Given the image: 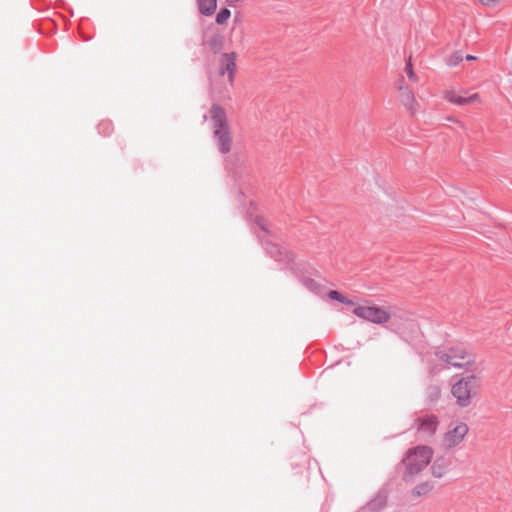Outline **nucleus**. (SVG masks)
Here are the masks:
<instances>
[{
  "instance_id": "nucleus-1",
  "label": "nucleus",
  "mask_w": 512,
  "mask_h": 512,
  "mask_svg": "<svg viewBox=\"0 0 512 512\" xmlns=\"http://www.w3.org/2000/svg\"><path fill=\"white\" fill-rule=\"evenodd\" d=\"M434 450L428 445H417L406 450L401 460L402 479L414 482L431 464Z\"/></svg>"
},
{
  "instance_id": "nucleus-2",
  "label": "nucleus",
  "mask_w": 512,
  "mask_h": 512,
  "mask_svg": "<svg viewBox=\"0 0 512 512\" xmlns=\"http://www.w3.org/2000/svg\"><path fill=\"white\" fill-rule=\"evenodd\" d=\"M480 387L479 377L470 375L460 378L451 386V394L459 407H468Z\"/></svg>"
},
{
  "instance_id": "nucleus-3",
  "label": "nucleus",
  "mask_w": 512,
  "mask_h": 512,
  "mask_svg": "<svg viewBox=\"0 0 512 512\" xmlns=\"http://www.w3.org/2000/svg\"><path fill=\"white\" fill-rule=\"evenodd\" d=\"M379 211L391 219H400L408 211L407 201L395 193H386L377 199Z\"/></svg>"
},
{
  "instance_id": "nucleus-4",
  "label": "nucleus",
  "mask_w": 512,
  "mask_h": 512,
  "mask_svg": "<svg viewBox=\"0 0 512 512\" xmlns=\"http://www.w3.org/2000/svg\"><path fill=\"white\" fill-rule=\"evenodd\" d=\"M352 313L365 321L378 325L387 323L391 317L387 308L367 304H354Z\"/></svg>"
},
{
  "instance_id": "nucleus-5",
  "label": "nucleus",
  "mask_w": 512,
  "mask_h": 512,
  "mask_svg": "<svg viewBox=\"0 0 512 512\" xmlns=\"http://www.w3.org/2000/svg\"><path fill=\"white\" fill-rule=\"evenodd\" d=\"M469 431L468 425L464 422H454L449 425L442 436V446L445 449H452L460 445Z\"/></svg>"
},
{
  "instance_id": "nucleus-6",
  "label": "nucleus",
  "mask_w": 512,
  "mask_h": 512,
  "mask_svg": "<svg viewBox=\"0 0 512 512\" xmlns=\"http://www.w3.org/2000/svg\"><path fill=\"white\" fill-rule=\"evenodd\" d=\"M236 52L224 53L220 59L219 77L224 79V84L231 86L236 72Z\"/></svg>"
},
{
  "instance_id": "nucleus-7",
  "label": "nucleus",
  "mask_w": 512,
  "mask_h": 512,
  "mask_svg": "<svg viewBox=\"0 0 512 512\" xmlns=\"http://www.w3.org/2000/svg\"><path fill=\"white\" fill-rule=\"evenodd\" d=\"M441 359L447 364L463 368L474 363V358L471 354L461 349H451L441 356Z\"/></svg>"
},
{
  "instance_id": "nucleus-8",
  "label": "nucleus",
  "mask_w": 512,
  "mask_h": 512,
  "mask_svg": "<svg viewBox=\"0 0 512 512\" xmlns=\"http://www.w3.org/2000/svg\"><path fill=\"white\" fill-rule=\"evenodd\" d=\"M443 98L454 105H468V104H481L482 100L478 93H473L469 96H464L463 91L456 89H447L443 92Z\"/></svg>"
},
{
  "instance_id": "nucleus-9",
  "label": "nucleus",
  "mask_w": 512,
  "mask_h": 512,
  "mask_svg": "<svg viewBox=\"0 0 512 512\" xmlns=\"http://www.w3.org/2000/svg\"><path fill=\"white\" fill-rule=\"evenodd\" d=\"M414 427L420 434L430 437L437 430L438 419L434 415H425L415 420Z\"/></svg>"
},
{
  "instance_id": "nucleus-10",
  "label": "nucleus",
  "mask_w": 512,
  "mask_h": 512,
  "mask_svg": "<svg viewBox=\"0 0 512 512\" xmlns=\"http://www.w3.org/2000/svg\"><path fill=\"white\" fill-rule=\"evenodd\" d=\"M397 97L401 105L405 108V110L410 116H415L416 114H418L420 104L416 99L415 94L411 88H409L405 92L397 94Z\"/></svg>"
},
{
  "instance_id": "nucleus-11",
  "label": "nucleus",
  "mask_w": 512,
  "mask_h": 512,
  "mask_svg": "<svg viewBox=\"0 0 512 512\" xmlns=\"http://www.w3.org/2000/svg\"><path fill=\"white\" fill-rule=\"evenodd\" d=\"M218 149L221 153H228L231 150L232 138L229 129H218L213 132Z\"/></svg>"
},
{
  "instance_id": "nucleus-12",
  "label": "nucleus",
  "mask_w": 512,
  "mask_h": 512,
  "mask_svg": "<svg viewBox=\"0 0 512 512\" xmlns=\"http://www.w3.org/2000/svg\"><path fill=\"white\" fill-rule=\"evenodd\" d=\"M209 114L213 122V131L228 128L226 114L221 107L217 105L212 106Z\"/></svg>"
},
{
  "instance_id": "nucleus-13",
  "label": "nucleus",
  "mask_w": 512,
  "mask_h": 512,
  "mask_svg": "<svg viewBox=\"0 0 512 512\" xmlns=\"http://www.w3.org/2000/svg\"><path fill=\"white\" fill-rule=\"evenodd\" d=\"M431 474L435 478H443L448 473V464L443 458H436L431 462Z\"/></svg>"
},
{
  "instance_id": "nucleus-14",
  "label": "nucleus",
  "mask_w": 512,
  "mask_h": 512,
  "mask_svg": "<svg viewBox=\"0 0 512 512\" xmlns=\"http://www.w3.org/2000/svg\"><path fill=\"white\" fill-rule=\"evenodd\" d=\"M434 489L433 483L430 481H424L421 483H418L412 490L411 495L413 497H424L427 496L432 492Z\"/></svg>"
},
{
  "instance_id": "nucleus-15",
  "label": "nucleus",
  "mask_w": 512,
  "mask_h": 512,
  "mask_svg": "<svg viewBox=\"0 0 512 512\" xmlns=\"http://www.w3.org/2000/svg\"><path fill=\"white\" fill-rule=\"evenodd\" d=\"M198 7L202 14L212 15L217 7V0H198Z\"/></svg>"
},
{
  "instance_id": "nucleus-16",
  "label": "nucleus",
  "mask_w": 512,
  "mask_h": 512,
  "mask_svg": "<svg viewBox=\"0 0 512 512\" xmlns=\"http://www.w3.org/2000/svg\"><path fill=\"white\" fill-rule=\"evenodd\" d=\"M404 73L406 74V76L409 79V81H411L412 83H417L418 82L419 78H418L417 74L415 73V71L413 69L411 58H409L408 61L405 64Z\"/></svg>"
},
{
  "instance_id": "nucleus-17",
  "label": "nucleus",
  "mask_w": 512,
  "mask_h": 512,
  "mask_svg": "<svg viewBox=\"0 0 512 512\" xmlns=\"http://www.w3.org/2000/svg\"><path fill=\"white\" fill-rule=\"evenodd\" d=\"M394 87L396 89L397 94L405 92L410 88V86L406 83L405 78L401 75L394 82Z\"/></svg>"
},
{
  "instance_id": "nucleus-18",
  "label": "nucleus",
  "mask_w": 512,
  "mask_h": 512,
  "mask_svg": "<svg viewBox=\"0 0 512 512\" xmlns=\"http://www.w3.org/2000/svg\"><path fill=\"white\" fill-rule=\"evenodd\" d=\"M230 16H231V12H230V10H229V9H227V8H223V9H221V10L218 12V14H217V16H216V22H217L218 24H220V25H223V24H225V23L228 21V19L230 18Z\"/></svg>"
},
{
  "instance_id": "nucleus-19",
  "label": "nucleus",
  "mask_w": 512,
  "mask_h": 512,
  "mask_svg": "<svg viewBox=\"0 0 512 512\" xmlns=\"http://www.w3.org/2000/svg\"><path fill=\"white\" fill-rule=\"evenodd\" d=\"M329 297L333 300L340 301L342 303L348 304L353 306L354 303L351 300H348L347 298L343 297L338 291L332 290L329 292Z\"/></svg>"
},
{
  "instance_id": "nucleus-20",
  "label": "nucleus",
  "mask_w": 512,
  "mask_h": 512,
  "mask_svg": "<svg viewBox=\"0 0 512 512\" xmlns=\"http://www.w3.org/2000/svg\"><path fill=\"white\" fill-rule=\"evenodd\" d=\"M209 45L213 51H219L222 47V37L215 36L213 39L210 40Z\"/></svg>"
},
{
  "instance_id": "nucleus-21",
  "label": "nucleus",
  "mask_w": 512,
  "mask_h": 512,
  "mask_svg": "<svg viewBox=\"0 0 512 512\" xmlns=\"http://www.w3.org/2000/svg\"><path fill=\"white\" fill-rule=\"evenodd\" d=\"M480 4L486 6V7H496L501 3L502 0H476Z\"/></svg>"
},
{
  "instance_id": "nucleus-22",
  "label": "nucleus",
  "mask_w": 512,
  "mask_h": 512,
  "mask_svg": "<svg viewBox=\"0 0 512 512\" xmlns=\"http://www.w3.org/2000/svg\"><path fill=\"white\" fill-rule=\"evenodd\" d=\"M466 59H467L468 61H471V60H475V59H476V57H475V56H472V55H467V56H466Z\"/></svg>"
}]
</instances>
